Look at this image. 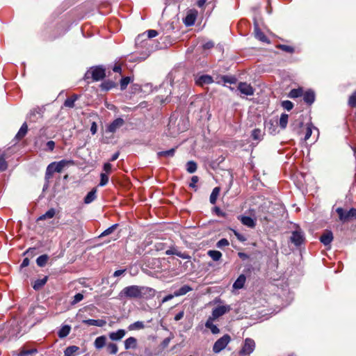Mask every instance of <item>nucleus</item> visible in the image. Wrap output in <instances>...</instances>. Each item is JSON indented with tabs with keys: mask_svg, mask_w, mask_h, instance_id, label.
Here are the masks:
<instances>
[{
	"mask_svg": "<svg viewBox=\"0 0 356 356\" xmlns=\"http://www.w3.org/2000/svg\"><path fill=\"white\" fill-rule=\"evenodd\" d=\"M72 163V161L61 160L58 162H52L47 168L45 173V179L47 182L52 177L54 172H60L68 163Z\"/></svg>",
	"mask_w": 356,
	"mask_h": 356,
	"instance_id": "nucleus-1",
	"label": "nucleus"
},
{
	"mask_svg": "<svg viewBox=\"0 0 356 356\" xmlns=\"http://www.w3.org/2000/svg\"><path fill=\"white\" fill-rule=\"evenodd\" d=\"M141 286L131 285L124 287L119 293L120 299L124 298H140V293Z\"/></svg>",
	"mask_w": 356,
	"mask_h": 356,
	"instance_id": "nucleus-2",
	"label": "nucleus"
},
{
	"mask_svg": "<svg viewBox=\"0 0 356 356\" xmlns=\"http://www.w3.org/2000/svg\"><path fill=\"white\" fill-rule=\"evenodd\" d=\"M90 75H91V77L94 81H97L102 80L106 76L105 69L100 66L92 67L86 73L85 78L86 79H88Z\"/></svg>",
	"mask_w": 356,
	"mask_h": 356,
	"instance_id": "nucleus-3",
	"label": "nucleus"
},
{
	"mask_svg": "<svg viewBox=\"0 0 356 356\" xmlns=\"http://www.w3.org/2000/svg\"><path fill=\"white\" fill-rule=\"evenodd\" d=\"M231 341V337L229 334H224L218 339L213 346V352L216 354L219 353L224 350Z\"/></svg>",
	"mask_w": 356,
	"mask_h": 356,
	"instance_id": "nucleus-4",
	"label": "nucleus"
},
{
	"mask_svg": "<svg viewBox=\"0 0 356 356\" xmlns=\"http://www.w3.org/2000/svg\"><path fill=\"white\" fill-rule=\"evenodd\" d=\"M232 307L229 305H218L212 310L211 315L209 316L214 319H218L225 314L229 312Z\"/></svg>",
	"mask_w": 356,
	"mask_h": 356,
	"instance_id": "nucleus-5",
	"label": "nucleus"
},
{
	"mask_svg": "<svg viewBox=\"0 0 356 356\" xmlns=\"http://www.w3.org/2000/svg\"><path fill=\"white\" fill-rule=\"evenodd\" d=\"M254 341L250 338H246L239 353L242 356H249L254 350Z\"/></svg>",
	"mask_w": 356,
	"mask_h": 356,
	"instance_id": "nucleus-6",
	"label": "nucleus"
},
{
	"mask_svg": "<svg viewBox=\"0 0 356 356\" xmlns=\"http://www.w3.org/2000/svg\"><path fill=\"white\" fill-rule=\"evenodd\" d=\"M290 241L296 246H299L305 241V236L303 232L299 228H296L292 232Z\"/></svg>",
	"mask_w": 356,
	"mask_h": 356,
	"instance_id": "nucleus-7",
	"label": "nucleus"
},
{
	"mask_svg": "<svg viewBox=\"0 0 356 356\" xmlns=\"http://www.w3.org/2000/svg\"><path fill=\"white\" fill-rule=\"evenodd\" d=\"M337 212L339 219L341 221H347L352 218H356V209H350L349 211H345L342 208H338Z\"/></svg>",
	"mask_w": 356,
	"mask_h": 356,
	"instance_id": "nucleus-8",
	"label": "nucleus"
},
{
	"mask_svg": "<svg viewBox=\"0 0 356 356\" xmlns=\"http://www.w3.org/2000/svg\"><path fill=\"white\" fill-rule=\"evenodd\" d=\"M237 88L242 95L246 96L252 95L254 92V89L252 86L246 82H240Z\"/></svg>",
	"mask_w": 356,
	"mask_h": 356,
	"instance_id": "nucleus-9",
	"label": "nucleus"
},
{
	"mask_svg": "<svg viewBox=\"0 0 356 356\" xmlns=\"http://www.w3.org/2000/svg\"><path fill=\"white\" fill-rule=\"evenodd\" d=\"M124 124V121L122 118H118L114 120L106 128V132L115 133L118 129L122 127Z\"/></svg>",
	"mask_w": 356,
	"mask_h": 356,
	"instance_id": "nucleus-10",
	"label": "nucleus"
},
{
	"mask_svg": "<svg viewBox=\"0 0 356 356\" xmlns=\"http://www.w3.org/2000/svg\"><path fill=\"white\" fill-rule=\"evenodd\" d=\"M156 291L150 287L141 286L140 298L150 299L154 297Z\"/></svg>",
	"mask_w": 356,
	"mask_h": 356,
	"instance_id": "nucleus-11",
	"label": "nucleus"
},
{
	"mask_svg": "<svg viewBox=\"0 0 356 356\" xmlns=\"http://www.w3.org/2000/svg\"><path fill=\"white\" fill-rule=\"evenodd\" d=\"M213 81V78L207 74L201 75L195 79V83L200 86L210 84Z\"/></svg>",
	"mask_w": 356,
	"mask_h": 356,
	"instance_id": "nucleus-12",
	"label": "nucleus"
},
{
	"mask_svg": "<svg viewBox=\"0 0 356 356\" xmlns=\"http://www.w3.org/2000/svg\"><path fill=\"white\" fill-rule=\"evenodd\" d=\"M197 17V11L191 10L188 12L185 19H184V24L188 26H192L195 24Z\"/></svg>",
	"mask_w": 356,
	"mask_h": 356,
	"instance_id": "nucleus-13",
	"label": "nucleus"
},
{
	"mask_svg": "<svg viewBox=\"0 0 356 356\" xmlns=\"http://www.w3.org/2000/svg\"><path fill=\"white\" fill-rule=\"evenodd\" d=\"M126 334L124 329L118 330L115 332H111L108 334L109 339L112 341H120Z\"/></svg>",
	"mask_w": 356,
	"mask_h": 356,
	"instance_id": "nucleus-14",
	"label": "nucleus"
},
{
	"mask_svg": "<svg viewBox=\"0 0 356 356\" xmlns=\"http://www.w3.org/2000/svg\"><path fill=\"white\" fill-rule=\"evenodd\" d=\"M333 240V234L331 231H325L320 237L321 242L325 245H330Z\"/></svg>",
	"mask_w": 356,
	"mask_h": 356,
	"instance_id": "nucleus-15",
	"label": "nucleus"
},
{
	"mask_svg": "<svg viewBox=\"0 0 356 356\" xmlns=\"http://www.w3.org/2000/svg\"><path fill=\"white\" fill-rule=\"evenodd\" d=\"M216 319L209 317L205 323V327L209 329L212 334H216L220 333V329L213 324V321Z\"/></svg>",
	"mask_w": 356,
	"mask_h": 356,
	"instance_id": "nucleus-16",
	"label": "nucleus"
},
{
	"mask_svg": "<svg viewBox=\"0 0 356 356\" xmlns=\"http://www.w3.org/2000/svg\"><path fill=\"white\" fill-rule=\"evenodd\" d=\"M254 34L255 37L263 42L269 43V40L268 38L265 35V34L259 29L258 24L257 22H254Z\"/></svg>",
	"mask_w": 356,
	"mask_h": 356,
	"instance_id": "nucleus-17",
	"label": "nucleus"
},
{
	"mask_svg": "<svg viewBox=\"0 0 356 356\" xmlns=\"http://www.w3.org/2000/svg\"><path fill=\"white\" fill-rule=\"evenodd\" d=\"M124 345L125 350L135 349L137 347V339L130 337L124 341Z\"/></svg>",
	"mask_w": 356,
	"mask_h": 356,
	"instance_id": "nucleus-18",
	"label": "nucleus"
},
{
	"mask_svg": "<svg viewBox=\"0 0 356 356\" xmlns=\"http://www.w3.org/2000/svg\"><path fill=\"white\" fill-rule=\"evenodd\" d=\"M83 323L88 325H94L97 327H103L106 325V322L102 319H88L83 320Z\"/></svg>",
	"mask_w": 356,
	"mask_h": 356,
	"instance_id": "nucleus-19",
	"label": "nucleus"
},
{
	"mask_svg": "<svg viewBox=\"0 0 356 356\" xmlns=\"http://www.w3.org/2000/svg\"><path fill=\"white\" fill-rule=\"evenodd\" d=\"M246 281V277L241 274L238 276L236 280L233 284V288L234 289H241L244 286V284Z\"/></svg>",
	"mask_w": 356,
	"mask_h": 356,
	"instance_id": "nucleus-20",
	"label": "nucleus"
},
{
	"mask_svg": "<svg viewBox=\"0 0 356 356\" xmlns=\"http://www.w3.org/2000/svg\"><path fill=\"white\" fill-rule=\"evenodd\" d=\"M106 344V337L104 335L97 337L94 342L95 347L98 350L102 349Z\"/></svg>",
	"mask_w": 356,
	"mask_h": 356,
	"instance_id": "nucleus-21",
	"label": "nucleus"
},
{
	"mask_svg": "<svg viewBox=\"0 0 356 356\" xmlns=\"http://www.w3.org/2000/svg\"><path fill=\"white\" fill-rule=\"evenodd\" d=\"M241 222L245 226L253 228L256 225V222L254 219L249 216H241L240 218Z\"/></svg>",
	"mask_w": 356,
	"mask_h": 356,
	"instance_id": "nucleus-22",
	"label": "nucleus"
},
{
	"mask_svg": "<svg viewBox=\"0 0 356 356\" xmlns=\"http://www.w3.org/2000/svg\"><path fill=\"white\" fill-rule=\"evenodd\" d=\"M302 95L304 101L309 104H312L315 100V94L312 90H307Z\"/></svg>",
	"mask_w": 356,
	"mask_h": 356,
	"instance_id": "nucleus-23",
	"label": "nucleus"
},
{
	"mask_svg": "<svg viewBox=\"0 0 356 356\" xmlns=\"http://www.w3.org/2000/svg\"><path fill=\"white\" fill-rule=\"evenodd\" d=\"M193 289L188 285H184L181 286L179 289L175 291L174 292V296H175L176 297L181 296L191 291Z\"/></svg>",
	"mask_w": 356,
	"mask_h": 356,
	"instance_id": "nucleus-24",
	"label": "nucleus"
},
{
	"mask_svg": "<svg viewBox=\"0 0 356 356\" xmlns=\"http://www.w3.org/2000/svg\"><path fill=\"white\" fill-rule=\"evenodd\" d=\"M96 193H97V189L96 188H93L85 197V198H84V203L85 204H90L92 202H93L96 199V197H97Z\"/></svg>",
	"mask_w": 356,
	"mask_h": 356,
	"instance_id": "nucleus-25",
	"label": "nucleus"
},
{
	"mask_svg": "<svg viewBox=\"0 0 356 356\" xmlns=\"http://www.w3.org/2000/svg\"><path fill=\"white\" fill-rule=\"evenodd\" d=\"M158 35V32L155 30H148L146 33H143V34L138 36L136 42L143 38L147 37V38H152Z\"/></svg>",
	"mask_w": 356,
	"mask_h": 356,
	"instance_id": "nucleus-26",
	"label": "nucleus"
},
{
	"mask_svg": "<svg viewBox=\"0 0 356 356\" xmlns=\"http://www.w3.org/2000/svg\"><path fill=\"white\" fill-rule=\"evenodd\" d=\"M28 131V126L26 122H24L22 127H20L19 130L18 131L17 134L15 136V138L18 140L22 139L24 138Z\"/></svg>",
	"mask_w": 356,
	"mask_h": 356,
	"instance_id": "nucleus-27",
	"label": "nucleus"
},
{
	"mask_svg": "<svg viewBox=\"0 0 356 356\" xmlns=\"http://www.w3.org/2000/svg\"><path fill=\"white\" fill-rule=\"evenodd\" d=\"M79 350L76 346H70L65 348L64 351L65 356H75L76 353Z\"/></svg>",
	"mask_w": 356,
	"mask_h": 356,
	"instance_id": "nucleus-28",
	"label": "nucleus"
},
{
	"mask_svg": "<svg viewBox=\"0 0 356 356\" xmlns=\"http://www.w3.org/2000/svg\"><path fill=\"white\" fill-rule=\"evenodd\" d=\"M71 330V327L70 325H65L62 326V327L59 330L58 334L60 338H64L67 337Z\"/></svg>",
	"mask_w": 356,
	"mask_h": 356,
	"instance_id": "nucleus-29",
	"label": "nucleus"
},
{
	"mask_svg": "<svg viewBox=\"0 0 356 356\" xmlns=\"http://www.w3.org/2000/svg\"><path fill=\"white\" fill-rule=\"evenodd\" d=\"M56 214V210L54 209H49L44 214L40 216L38 220H44L46 219L52 218Z\"/></svg>",
	"mask_w": 356,
	"mask_h": 356,
	"instance_id": "nucleus-30",
	"label": "nucleus"
},
{
	"mask_svg": "<svg viewBox=\"0 0 356 356\" xmlns=\"http://www.w3.org/2000/svg\"><path fill=\"white\" fill-rule=\"evenodd\" d=\"M145 328V323L143 321H136L128 326L129 330H138Z\"/></svg>",
	"mask_w": 356,
	"mask_h": 356,
	"instance_id": "nucleus-31",
	"label": "nucleus"
},
{
	"mask_svg": "<svg viewBox=\"0 0 356 356\" xmlns=\"http://www.w3.org/2000/svg\"><path fill=\"white\" fill-rule=\"evenodd\" d=\"M264 132L259 129H254L252 131V137L254 140L261 141L263 139Z\"/></svg>",
	"mask_w": 356,
	"mask_h": 356,
	"instance_id": "nucleus-32",
	"label": "nucleus"
},
{
	"mask_svg": "<svg viewBox=\"0 0 356 356\" xmlns=\"http://www.w3.org/2000/svg\"><path fill=\"white\" fill-rule=\"evenodd\" d=\"M207 254L215 261H219L222 257V253L218 250H209Z\"/></svg>",
	"mask_w": 356,
	"mask_h": 356,
	"instance_id": "nucleus-33",
	"label": "nucleus"
},
{
	"mask_svg": "<svg viewBox=\"0 0 356 356\" xmlns=\"http://www.w3.org/2000/svg\"><path fill=\"white\" fill-rule=\"evenodd\" d=\"M219 193H220V188L219 187H216L213 189L211 194L210 195V198H209L210 202L212 204H216L217 198L219 195Z\"/></svg>",
	"mask_w": 356,
	"mask_h": 356,
	"instance_id": "nucleus-34",
	"label": "nucleus"
},
{
	"mask_svg": "<svg viewBox=\"0 0 356 356\" xmlns=\"http://www.w3.org/2000/svg\"><path fill=\"white\" fill-rule=\"evenodd\" d=\"M106 350L109 354H111V355L117 354V353L118 351V348L117 344H115L114 343H111V342L107 343L106 344Z\"/></svg>",
	"mask_w": 356,
	"mask_h": 356,
	"instance_id": "nucleus-35",
	"label": "nucleus"
},
{
	"mask_svg": "<svg viewBox=\"0 0 356 356\" xmlns=\"http://www.w3.org/2000/svg\"><path fill=\"white\" fill-rule=\"evenodd\" d=\"M48 259L49 257L47 254H42L37 258V265L40 267H43L46 265Z\"/></svg>",
	"mask_w": 356,
	"mask_h": 356,
	"instance_id": "nucleus-36",
	"label": "nucleus"
},
{
	"mask_svg": "<svg viewBox=\"0 0 356 356\" xmlns=\"http://www.w3.org/2000/svg\"><path fill=\"white\" fill-rule=\"evenodd\" d=\"M47 281V277H44L42 279H39L35 281L34 284L33 286V289L35 290L40 289L42 287Z\"/></svg>",
	"mask_w": 356,
	"mask_h": 356,
	"instance_id": "nucleus-37",
	"label": "nucleus"
},
{
	"mask_svg": "<svg viewBox=\"0 0 356 356\" xmlns=\"http://www.w3.org/2000/svg\"><path fill=\"white\" fill-rule=\"evenodd\" d=\"M77 98L78 97L76 95L72 96L70 98H67L64 102V106L68 108H73L74 106V102Z\"/></svg>",
	"mask_w": 356,
	"mask_h": 356,
	"instance_id": "nucleus-38",
	"label": "nucleus"
},
{
	"mask_svg": "<svg viewBox=\"0 0 356 356\" xmlns=\"http://www.w3.org/2000/svg\"><path fill=\"white\" fill-rule=\"evenodd\" d=\"M299 124H300V127L302 129H304V127H302L303 124H302V122H300L299 123ZM305 134L304 140H308L310 138V136H312V130L311 125L310 124H307V126L305 128Z\"/></svg>",
	"mask_w": 356,
	"mask_h": 356,
	"instance_id": "nucleus-39",
	"label": "nucleus"
},
{
	"mask_svg": "<svg viewBox=\"0 0 356 356\" xmlns=\"http://www.w3.org/2000/svg\"><path fill=\"white\" fill-rule=\"evenodd\" d=\"M303 95V90L301 88L293 89L290 91L289 97L291 98H296Z\"/></svg>",
	"mask_w": 356,
	"mask_h": 356,
	"instance_id": "nucleus-40",
	"label": "nucleus"
},
{
	"mask_svg": "<svg viewBox=\"0 0 356 356\" xmlns=\"http://www.w3.org/2000/svg\"><path fill=\"white\" fill-rule=\"evenodd\" d=\"M289 115L286 113H282L280 119V126L282 129H285L287 126Z\"/></svg>",
	"mask_w": 356,
	"mask_h": 356,
	"instance_id": "nucleus-41",
	"label": "nucleus"
},
{
	"mask_svg": "<svg viewBox=\"0 0 356 356\" xmlns=\"http://www.w3.org/2000/svg\"><path fill=\"white\" fill-rule=\"evenodd\" d=\"M175 152V149L172 148L167 151L159 152H158L157 154L159 156L172 157L174 156Z\"/></svg>",
	"mask_w": 356,
	"mask_h": 356,
	"instance_id": "nucleus-42",
	"label": "nucleus"
},
{
	"mask_svg": "<svg viewBox=\"0 0 356 356\" xmlns=\"http://www.w3.org/2000/svg\"><path fill=\"white\" fill-rule=\"evenodd\" d=\"M186 167L187 171L189 173H193L197 170V164L193 161H188L186 164Z\"/></svg>",
	"mask_w": 356,
	"mask_h": 356,
	"instance_id": "nucleus-43",
	"label": "nucleus"
},
{
	"mask_svg": "<svg viewBox=\"0 0 356 356\" xmlns=\"http://www.w3.org/2000/svg\"><path fill=\"white\" fill-rule=\"evenodd\" d=\"M108 175L106 173L102 172L100 175V182L99 185L100 186H104L108 184Z\"/></svg>",
	"mask_w": 356,
	"mask_h": 356,
	"instance_id": "nucleus-44",
	"label": "nucleus"
},
{
	"mask_svg": "<svg viewBox=\"0 0 356 356\" xmlns=\"http://www.w3.org/2000/svg\"><path fill=\"white\" fill-rule=\"evenodd\" d=\"M8 168V163L6 161L4 154L0 156V171H5Z\"/></svg>",
	"mask_w": 356,
	"mask_h": 356,
	"instance_id": "nucleus-45",
	"label": "nucleus"
},
{
	"mask_svg": "<svg viewBox=\"0 0 356 356\" xmlns=\"http://www.w3.org/2000/svg\"><path fill=\"white\" fill-rule=\"evenodd\" d=\"M131 79L129 76L124 77L120 81V88L122 90H124L127 85L130 83Z\"/></svg>",
	"mask_w": 356,
	"mask_h": 356,
	"instance_id": "nucleus-46",
	"label": "nucleus"
},
{
	"mask_svg": "<svg viewBox=\"0 0 356 356\" xmlns=\"http://www.w3.org/2000/svg\"><path fill=\"white\" fill-rule=\"evenodd\" d=\"M118 225L117 224H115L112 226H111L110 227H108V229H106V230H104L102 234L101 235L99 236V237H102V236H107V235H109L111 234L117 227Z\"/></svg>",
	"mask_w": 356,
	"mask_h": 356,
	"instance_id": "nucleus-47",
	"label": "nucleus"
},
{
	"mask_svg": "<svg viewBox=\"0 0 356 356\" xmlns=\"http://www.w3.org/2000/svg\"><path fill=\"white\" fill-rule=\"evenodd\" d=\"M229 244V241L226 238H222L219 240L216 243V247L218 248H222L225 246H228Z\"/></svg>",
	"mask_w": 356,
	"mask_h": 356,
	"instance_id": "nucleus-48",
	"label": "nucleus"
},
{
	"mask_svg": "<svg viewBox=\"0 0 356 356\" xmlns=\"http://www.w3.org/2000/svg\"><path fill=\"white\" fill-rule=\"evenodd\" d=\"M277 47L286 52L293 53L294 51V49L292 47L286 44H279Z\"/></svg>",
	"mask_w": 356,
	"mask_h": 356,
	"instance_id": "nucleus-49",
	"label": "nucleus"
},
{
	"mask_svg": "<svg viewBox=\"0 0 356 356\" xmlns=\"http://www.w3.org/2000/svg\"><path fill=\"white\" fill-rule=\"evenodd\" d=\"M348 104L352 107H356V91L349 97Z\"/></svg>",
	"mask_w": 356,
	"mask_h": 356,
	"instance_id": "nucleus-50",
	"label": "nucleus"
},
{
	"mask_svg": "<svg viewBox=\"0 0 356 356\" xmlns=\"http://www.w3.org/2000/svg\"><path fill=\"white\" fill-rule=\"evenodd\" d=\"M282 106L284 109L287 111L291 110L293 107V103L289 100L283 101L282 103Z\"/></svg>",
	"mask_w": 356,
	"mask_h": 356,
	"instance_id": "nucleus-51",
	"label": "nucleus"
},
{
	"mask_svg": "<svg viewBox=\"0 0 356 356\" xmlns=\"http://www.w3.org/2000/svg\"><path fill=\"white\" fill-rule=\"evenodd\" d=\"M83 299V294L81 293H76L74 296V299L72 301L71 304L72 305H74L76 304H77L78 302H79L80 301H81Z\"/></svg>",
	"mask_w": 356,
	"mask_h": 356,
	"instance_id": "nucleus-52",
	"label": "nucleus"
},
{
	"mask_svg": "<svg viewBox=\"0 0 356 356\" xmlns=\"http://www.w3.org/2000/svg\"><path fill=\"white\" fill-rule=\"evenodd\" d=\"M103 169L104 171V173L109 175L112 171V165L110 163H106L104 165Z\"/></svg>",
	"mask_w": 356,
	"mask_h": 356,
	"instance_id": "nucleus-53",
	"label": "nucleus"
},
{
	"mask_svg": "<svg viewBox=\"0 0 356 356\" xmlns=\"http://www.w3.org/2000/svg\"><path fill=\"white\" fill-rule=\"evenodd\" d=\"M222 80L224 81V82L229 83H235L236 81V79L235 77L227 76H224L222 77Z\"/></svg>",
	"mask_w": 356,
	"mask_h": 356,
	"instance_id": "nucleus-54",
	"label": "nucleus"
},
{
	"mask_svg": "<svg viewBox=\"0 0 356 356\" xmlns=\"http://www.w3.org/2000/svg\"><path fill=\"white\" fill-rule=\"evenodd\" d=\"M36 350H22L20 351V353L18 354V356H29V355H31L34 353H35Z\"/></svg>",
	"mask_w": 356,
	"mask_h": 356,
	"instance_id": "nucleus-55",
	"label": "nucleus"
},
{
	"mask_svg": "<svg viewBox=\"0 0 356 356\" xmlns=\"http://www.w3.org/2000/svg\"><path fill=\"white\" fill-rule=\"evenodd\" d=\"M113 86H114V83L112 82H107V83L105 82L102 84V88L106 90L111 89Z\"/></svg>",
	"mask_w": 356,
	"mask_h": 356,
	"instance_id": "nucleus-56",
	"label": "nucleus"
},
{
	"mask_svg": "<svg viewBox=\"0 0 356 356\" xmlns=\"http://www.w3.org/2000/svg\"><path fill=\"white\" fill-rule=\"evenodd\" d=\"M199 179L197 176H193L191 178V181L189 184L190 187L191 188H195L196 184L198 181Z\"/></svg>",
	"mask_w": 356,
	"mask_h": 356,
	"instance_id": "nucleus-57",
	"label": "nucleus"
},
{
	"mask_svg": "<svg viewBox=\"0 0 356 356\" xmlns=\"http://www.w3.org/2000/svg\"><path fill=\"white\" fill-rule=\"evenodd\" d=\"M90 131L92 135H95L97 131V125L95 122H93L90 127Z\"/></svg>",
	"mask_w": 356,
	"mask_h": 356,
	"instance_id": "nucleus-58",
	"label": "nucleus"
},
{
	"mask_svg": "<svg viewBox=\"0 0 356 356\" xmlns=\"http://www.w3.org/2000/svg\"><path fill=\"white\" fill-rule=\"evenodd\" d=\"M177 256H178L182 259H191V257L188 254L183 253L179 251H177Z\"/></svg>",
	"mask_w": 356,
	"mask_h": 356,
	"instance_id": "nucleus-59",
	"label": "nucleus"
},
{
	"mask_svg": "<svg viewBox=\"0 0 356 356\" xmlns=\"http://www.w3.org/2000/svg\"><path fill=\"white\" fill-rule=\"evenodd\" d=\"M174 297H176L175 296H174V293L173 294H169L168 296H166L165 297H164L161 301V303H164V302H166L170 300H172Z\"/></svg>",
	"mask_w": 356,
	"mask_h": 356,
	"instance_id": "nucleus-60",
	"label": "nucleus"
},
{
	"mask_svg": "<svg viewBox=\"0 0 356 356\" xmlns=\"http://www.w3.org/2000/svg\"><path fill=\"white\" fill-rule=\"evenodd\" d=\"M184 311L179 312V313H177L175 315V320L176 321H178L181 320L184 317Z\"/></svg>",
	"mask_w": 356,
	"mask_h": 356,
	"instance_id": "nucleus-61",
	"label": "nucleus"
},
{
	"mask_svg": "<svg viewBox=\"0 0 356 356\" xmlns=\"http://www.w3.org/2000/svg\"><path fill=\"white\" fill-rule=\"evenodd\" d=\"M47 147L49 150L52 151L55 147V143L53 140H49L47 143Z\"/></svg>",
	"mask_w": 356,
	"mask_h": 356,
	"instance_id": "nucleus-62",
	"label": "nucleus"
},
{
	"mask_svg": "<svg viewBox=\"0 0 356 356\" xmlns=\"http://www.w3.org/2000/svg\"><path fill=\"white\" fill-rule=\"evenodd\" d=\"M177 251L178 250H177L175 248L169 249V250H167L165 251V254H167V255H171V254L177 255Z\"/></svg>",
	"mask_w": 356,
	"mask_h": 356,
	"instance_id": "nucleus-63",
	"label": "nucleus"
},
{
	"mask_svg": "<svg viewBox=\"0 0 356 356\" xmlns=\"http://www.w3.org/2000/svg\"><path fill=\"white\" fill-rule=\"evenodd\" d=\"M125 270H126L125 269L115 270L113 273V276L114 277L120 276L125 272Z\"/></svg>",
	"mask_w": 356,
	"mask_h": 356,
	"instance_id": "nucleus-64",
	"label": "nucleus"
}]
</instances>
